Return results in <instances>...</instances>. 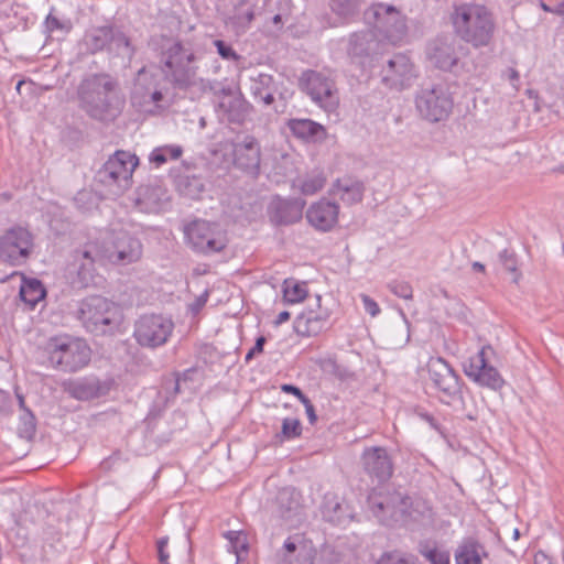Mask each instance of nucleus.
Segmentation results:
<instances>
[{
    "mask_svg": "<svg viewBox=\"0 0 564 564\" xmlns=\"http://www.w3.org/2000/svg\"><path fill=\"white\" fill-rule=\"evenodd\" d=\"M325 185V177L322 174L308 175L299 181V189L303 195L310 196L319 192Z\"/></svg>",
    "mask_w": 564,
    "mask_h": 564,
    "instance_id": "48",
    "label": "nucleus"
},
{
    "mask_svg": "<svg viewBox=\"0 0 564 564\" xmlns=\"http://www.w3.org/2000/svg\"><path fill=\"white\" fill-rule=\"evenodd\" d=\"M420 552L431 564H449V554L447 552L440 551L436 547H424Z\"/></svg>",
    "mask_w": 564,
    "mask_h": 564,
    "instance_id": "53",
    "label": "nucleus"
},
{
    "mask_svg": "<svg viewBox=\"0 0 564 564\" xmlns=\"http://www.w3.org/2000/svg\"><path fill=\"white\" fill-rule=\"evenodd\" d=\"M78 318L96 336L115 335L121 329L123 312L116 303L95 295L80 303Z\"/></svg>",
    "mask_w": 564,
    "mask_h": 564,
    "instance_id": "4",
    "label": "nucleus"
},
{
    "mask_svg": "<svg viewBox=\"0 0 564 564\" xmlns=\"http://www.w3.org/2000/svg\"><path fill=\"white\" fill-rule=\"evenodd\" d=\"M365 191L364 182L352 176L337 178L332 186V194L349 206L360 203Z\"/></svg>",
    "mask_w": 564,
    "mask_h": 564,
    "instance_id": "27",
    "label": "nucleus"
},
{
    "mask_svg": "<svg viewBox=\"0 0 564 564\" xmlns=\"http://www.w3.org/2000/svg\"><path fill=\"white\" fill-rule=\"evenodd\" d=\"M173 329L171 318L162 314H143L134 323L133 337L141 347L154 349L166 344Z\"/></svg>",
    "mask_w": 564,
    "mask_h": 564,
    "instance_id": "11",
    "label": "nucleus"
},
{
    "mask_svg": "<svg viewBox=\"0 0 564 564\" xmlns=\"http://www.w3.org/2000/svg\"><path fill=\"white\" fill-rule=\"evenodd\" d=\"M11 408V399L8 394L0 392V413L8 414Z\"/></svg>",
    "mask_w": 564,
    "mask_h": 564,
    "instance_id": "64",
    "label": "nucleus"
},
{
    "mask_svg": "<svg viewBox=\"0 0 564 564\" xmlns=\"http://www.w3.org/2000/svg\"><path fill=\"white\" fill-rule=\"evenodd\" d=\"M22 425L19 429L20 433L26 437H31L35 433L36 424L35 416L30 410H26L21 416Z\"/></svg>",
    "mask_w": 564,
    "mask_h": 564,
    "instance_id": "56",
    "label": "nucleus"
},
{
    "mask_svg": "<svg viewBox=\"0 0 564 564\" xmlns=\"http://www.w3.org/2000/svg\"><path fill=\"white\" fill-rule=\"evenodd\" d=\"M388 506L386 512L388 513V525L404 520L409 514L412 506V500L405 494L398 490H384Z\"/></svg>",
    "mask_w": 564,
    "mask_h": 564,
    "instance_id": "29",
    "label": "nucleus"
},
{
    "mask_svg": "<svg viewBox=\"0 0 564 564\" xmlns=\"http://www.w3.org/2000/svg\"><path fill=\"white\" fill-rule=\"evenodd\" d=\"M131 105L143 112H153L158 102L163 99L162 91L158 89L154 79L142 69L131 91Z\"/></svg>",
    "mask_w": 564,
    "mask_h": 564,
    "instance_id": "19",
    "label": "nucleus"
},
{
    "mask_svg": "<svg viewBox=\"0 0 564 564\" xmlns=\"http://www.w3.org/2000/svg\"><path fill=\"white\" fill-rule=\"evenodd\" d=\"M377 42L371 31L356 32L350 35L348 54L351 57H366L375 52Z\"/></svg>",
    "mask_w": 564,
    "mask_h": 564,
    "instance_id": "34",
    "label": "nucleus"
},
{
    "mask_svg": "<svg viewBox=\"0 0 564 564\" xmlns=\"http://www.w3.org/2000/svg\"><path fill=\"white\" fill-rule=\"evenodd\" d=\"M44 26H45V30L50 33H54V32L67 33L72 29V23L68 19L59 18L56 14L55 9L52 8L44 21Z\"/></svg>",
    "mask_w": 564,
    "mask_h": 564,
    "instance_id": "47",
    "label": "nucleus"
},
{
    "mask_svg": "<svg viewBox=\"0 0 564 564\" xmlns=\"http://www.w3.org/2000/svg\"><path fill=\"white\" fill-rule=\"evenodd\" d=\"M167 545V538H162L158 541V556L161 564H169V553L165 551Z\"/></svg>",
    "mask_w": 564,
    "mask_h": 564,
    "instance_id": "61",
    "label": "nucleus"
},
{
    "mask_svg": "<svg viewBox=\"0 0 564 564\" xmlns=\"http://www.w3.org/2000/svg\"><path fill=\"white\" fill-rule=\"evenodd\" d=\"M112 379L100 380L95 376L69 379L63 382V390L79 401H89L107 395L112 389Z\"/></svg>",
    "mask_w": 564,
    "mask_h": 564,
    "instance_id": "17",
    "label": "nucleus"
},
{
    "mask_svg": "<svg viewBox=\"0 0 564 564\" xmlns=\"http://www.w3.org/2000/svg\"><path fill=\"white\" fill-rule=\"evenodd\" d=\"M164 390L169 395L175 398L181 391V379L178 376H174L164 381Z\"/></svg>",
    "mask_w": 564,
    "mask_h": 564,
    "instance_id": "57",
    "label": "nucleus"
},
{
    "mask_svg": "<svg viewBox=\"0 0 564 564\" xmlns=\"http://www.w3.org/2000/svg\"><path fill=\"white\" fill-rule=\"evenodd\" d=\"M78 97L82 109L99 121H113L123 106L116 80L106 74L86 77L78 88Z\"/></svg>",
    "mask_w": 564,
    "mask_h": 564,
    "instance_id": "2",
    "label": "nucleus"
},
{
    "mask_svg": "<svg viewBox=\"0 0 564 564\" xmlns=\"http://www.w3.org/2000/svg\"><path fill=\"white\" fill-rule=\"evenodd\" d=\"M361 465L365 474L372 482L383 484L393 475V462L384 447L365 448L361 454Z\"/></svg>",
    "mask_w": 564,
    "mask_h": 564,
    "instance_id": "16",
    "label": "nucleus"
},
{
    "mask_svg": "<svg viewBox=\"0 0 564 564\" xmlns=\"http://www.w3.org/2000/svg\"><path fill=\"white\" fill-rule=\"evenodd\" d=\"M214 45L217 48V53L221 56V58L227 61H240L241 56L237 54V52L231 47V45L227 44L221 40H215Z\"/></svg>",
    "mask_w": 564,
    "mask_h": 564,
    "instance_id": "54",
    "label": "nucleus"
},
{
    "mask_svg": "<svg viewBox=\"0 0 564 564\" xmlns=\"http://www.w3.org/2000/svg\"><path fill=\"white\" fill-rule=\"evenodd\" d=\"M19 295L28 308L33 310L45 297L46 291L39 280L30 279L23 281Z\"/></svg>",
    "mask_w": 564,
    "mask_h": 564,
    "instance_id": "36",
    "label": "nucleus"
},
{
    "mask_svg": "<svg viewBox=\"0 0 564 564\" xmlns=\"http://www.w3.org/2000/svg\"><path fill=\"white\" fill-rule=\"evenodd\" d=\"M45 351L50 365L64 372H76L88 365L91 350L85 340L68 335L51 337Z\"/></svg>",
    "mask_w": 564,
    "mask_h": 564,
    "instance_id": "5",
    "label": "nucleus"
},
{
    "mask_svg": "<svg viewBox=\"0 0 564 564\" xmlns=\"http://www.w3.org/2000/svg\"><path fill=\"white\" fill-rule=\"evenodd\" d=\"M169 202L167 192L161 185H141L137 189L135 204L141 212L160 213Z\"/></svg>",
    "mask_w": 564,
    "mask_h": 564,
    "instance_id": "26",
    "label": "nucleus"
},
{
    "mask_svg": "<svg viewBox=\"0 0 564 564\" xmlns=\"http://www.w3.org/2000/svg\"><path fill=\"white\" fill-rule=\"evenodd\" d=\"M307 295L305 283H299L294 281H284L283 297L288 303H299L303 301Z\"/></svg>",
    "mask_w": 564,
    "mask_h": 564,
    "instance_id": "44",
    "label": "nucleus"
},
{
    "mask_svg": "<svg viewBox=\"0 0 564 564\" xmlns=\"http://www.w3.org/2000/svg\"><path fill=\"white\" fill-rule=\"evenodd\" d=\"M332 11L340 18H351L359 12L360 0H329Z\"/></svg>",
    "mask_w": 564,
    "mask_h": 564,
    "instance_id": "43",
    "label": "nucleus"
},
{
    "mask_svg": "<svg viewBox=\"0 0 564 564\" xmlns=\"http://www.w3.org/2000/svg\"><path fill=\"white\" fill-rule=\"evenodd\" d=\"M322 512L327 521L334 523H339L344 517L343 505L334 495L325 496Z\"/></svg>",
    "mask_w": 564,
    "mask_h": 564,
    "instance_id": "42",
    "label": "nucleus"
},
{
    "mask_svg": "<svg viewBox=\"0 0 564 564\" xmlns=\"http://www.w3.org/2000/svg\"><path fill=\"white\" fill-rule=\"evenodd\" d=\"M368 508L378 521L388 525V513L386 512L388 500L384 490H372L367 499Z\"/></svg>",
    "mask_w": 564,
    "mask_h": 564,
    "instance_id": "40",
    "label": "nucleus"
},
{
    "mask_svg": "<svg viewBox=\"0 0 564 564\" xmlns=\"http://www.w3.org/2000/svg\"><path fill=\"white\" fill-rule=\"evenodd\" d=\"M389 290L397 296L411 300L413 297L412 286L408 282L393 281L388 285Z\"/></svg>",
    "mask_w": 564,
    "mask_h": 564,
    "instance_id": "55",
    "label": "nucleus"
},
{
    "mask_svg": "<svg viewBox=\"0 0 564 564\" xmlns=\"http://www.w3.org/2000/svg\"><path fill=\"white\" fill-rule=\"evenodd\" d=\"M196 55L189 44L173 42L161 54V70L164 79L174 89L186 90L196 85Z\"/></svg>",
    "mask_w": 564,
    "mask_h": 564,
    "instance_id": "3",
    "label": "nucleus"
},
{
    "mask_svg": "<svg viewBox=\"0 0 564 564\" xmlns=\"http://www.w3.org/2000/svg\"><path fill=\"white\" fill-rule=\"evenodd\" d=\"M453 105L452 95L448 87L444 84L423 85L415 96L417 112L430 122L447 119L452 112Z\"/></svg>",
    "mask_w": 564,
    "mask_h": 564,
    "instance_id": "7",
    "label": "nucleus"
},
{
    "mask_svg": "<svg viewBox=\"0 0 564 564\" xmlns=\"http://www.w3.org/2000/svg\"><path fill=\"white\" fill-rule=\"evenodd\" d=\"M220 95L223 97L217 106L220 116L230 123H243L253 108L252 105L241 93L234 94L230 87L221 88Z\"/></svg>",
    "mask_w": 564,
    "mask_h": 564,
    "instance_id": "21",
    "label": "nucleus"
},
{
    "mask_svg": "<svg viewBox=\"0 0 564 564\" xmlns=\"http://www.w3.org/2000/svg\"><path fill=\"white\" fill-rule=\"evenodd\" d=\"M288 128L295 138L305 142H322L327 135L324 126L311 119H290Z\"/></svg>",
    "mask_w": 564,
    "mask_h": 564,
    "instance_id": "28",
    "label": "nucleus"
},
{
    "mask_svg": "<svg viewBox=\"0 0 564 564\" xmlns=\"http://www.w3.org/2000/svg\"><path fill=\"white\" fill-rule=\"evenodd\" d=\"M365 19L373 30L392 44H397L406 35L405 17L393 6L375 3L366 12Z\"/></svg>",
    "mask_w": 564,
    "mask_h": 564,
    "instance_id": "8",
    "label": "nucleus"
},
{
    "mask_svg": "<svg viewBox=\"0 0 564 564\" xmlns=\"http://www.w3.org/2000/svg\"><path fill=\"white\" fill-rule=\"evenodd\" d=\"M486 556L484 545L473 538L463 540L455 552L456 564H482Z\"/></svg>",
    "mask_w": 564,
    "mask_h": 564,
    "instance_id": "31",
    "label": "nucleus"
},
{
    "mask_svg": "<svg viewBox=\"0 0 564 564\" xmlns=\"http://www.w3.org/2000/svg\"><path fill=\"white\" fill-rule=\"evenodd\" d=\"M454 34L475 48L490 44L496 32L491 10L478 2H454L449 12Z\"/></svg>",
    "mask_w": 564,
    "mask_h": 564,
    "instance_id": "1",
    "label": "nucleus"
},
{
    "mask_svg": "<svg viewBox=\"0 0 564 564\" xmlns=\"http://www.w3.org/2000/svg\"><path fill=\"white\" fill-rule=\"evenodd\" d=\"M306 202L302 198H274L269 206L268 215L274 226H289L302 219Z\"/></svg>",
    "mask_w": 564,
    "mask_h": 564,
    "instance_id": "23",
    "label": "nucleus"
},
{
    "mask_svg": "<svg viewBox=\"0 0 564 564\" xmlns=\"http://www.w3.org/2000/svg\"><path fill=\"white\" fill-rule=\"evenodd\" d=\"M267 339L264 336H260L256 339L254 346L247 352L245 360L249 362L256 355L261 354L263 351V347Z\"/></svg>",
    "mask_w": 564,
    "mask_h": 564,
    "instance_id": "59",
    "label": "nucleus"
},
{
    "mask_svg": "<svg viewBox=\"0 0 564 564\" xmlns=\"http://www.w3.org/2000/svg\"><path fill=\"white\" fill-rule=\"evenodd\" d=\"M314 554L305 545H296L288 539L283 545V553L279 555L276 564H313Z\"/></svg>",
    "mask_w": 564,
    "mask_h": 564,
    "instance_id": "33",
    "label": "nucleus"
},
{
    "mask_svg": "<svg viewBox=\"0 0 564 564\" xmlns=\"http://www.w3.org/2000/svg\"><path fill=\"white\" fill-rule=\"evenodd\" d=\"M427 368L430 378L442 393L441 400L444 403L451 405L460 398L459 377L445 359L432 358Z\"/></svg>",
    "mask_w": 564,
    "mask_h": 564,
    "instance_id": "14",
    "label": "nucleus"
},
{
    "mask_svg": "<svg viewBox=\"0 0 564 564\" xmlns=\"http://www.w3.org/2000/svg\"><path fill=\"white\" fill-rule=\"evenodd\" d=\"M111 39H113L112 26H101L91 30L85 36V44L91 53L110 48Z\"/></svg>",
    "mask_w": 564,
    "mask_h": 564,
    "instance_id": "38",
    "label": "nucleus"
},
{
    "mask_svg": "<svg viewBox=\"0 0 564 564\" xmlns=\"http://www.w3.org/2000/svg\"><path fill=\"white\" fill-rule=\"evenodd\" d=\"M184 235L189 247L204 256L220 252L227 246V239L218 225L204 219H196L186 225Z\"/></svg>",
    "mask_w": 564,
    "mask_h": 564,
    "instance_id": "10",
    "label": "nucleus"
},
{
    "mask_svg": "<svg viewBox=\"0 0 564 564\" xmlns=\"http://www.w3.org/2000/svg\"><path fill=\"white\" fill-rule=\"evenodd\" d=\"M416 414H417V416H419V417H421L423 421H425L426 423H429V424H430V426H431L433 430H435V431H437V432L442 433V430H441V427H440V425H438V423H437L436 419H435L432 414H430V413H429V412H426V411H423L422 409L416 410Z\"/></svg>",
    "mask_w": 564,
    "mask_h": 564,
    "instance_id": "60",
    "label": "nucleus"
},
{
    "mask_svg": "<svg viewBox=\"0 0 564 564\" xmlns=\"http://www.w3.org/2000/svg\"><path fill=\"white\" fill-rule=\"evenodd\" d=\"M322 296L316 295V308L303 311L294 321V330L301 336H316L329 325L330 312L322 307Z\"/></svg>",
    "mask_w": 564,
    "mask_h": 564,
    "instance_id": "22",
    "label": "nucleus"
},
{
    "mask_svg": "<svg viewBox=\"0 0 564 564\" xmlns=\"http://www.w3.org/2000/svg\"><path fill=\"white\" fill-rule=\"evenodd\" d=\"M234 165L243 173L258 177L261 165V147L259 141L250 134L237 139L232 143Z\"/></svg>",
    "mask_w": 564,
    "mask_h": 564,
    "instance_id": "15",
    "label": "nucleus"
},
{
    "mask_svg": "<svg viewBox=\"0 0 564 564\" xmlns=\"http://www.w3.org/2000/svg\"><path fill=\"white\" fill-rule=\"evenodd\" d=\"M300 89L326 111L336 109L339 102L334 79L325 72L306 69L299 78Z\"/></svg>",
    "mask_w": 564,
    "mask_h": 564,
    "instance_id": "9",
    "label": "nucleus"
},
{
    "mask_svg": "<svg viewBox=\"0 0 564 564\" xmlns=\"http://www.w3.org/2000/svg\"><path fill=\"white\" fill-rule=\"evenodd\" d=\"M269 90H276L272 75L259 73L250 78V94L253 98H258Z\"/></svg>",
    "mask_w": 564,
    "mask_h": 564,
    "instance_id": "41",
    "label": "nucleus"
},
{
    "mask_svg": "<svg viewBox=\"0 0 564 564\" xmlns=\"http://www.w3.org/2000/svg\"><path fill=\"white\" fill-rule=\"evenodd\" d=\"M415 77L414 65L404 54L393 55L382 68V83L391 89L408 88Z\"/></svg>",
    "mask_w": 564,
    "mask_h": 564,
    "instance_id": "18",
    "label": "nucleus"
},
{
    "mask_svg": "<svg viewBox=\"0 0 564 564\" xmlns=\"http://www.w3.org/2000/svg\"><path fill=\"white\" fill-rule=\"evenodd\" d=\"M110 50H116L119 55L128 58H131L134 54V48L129 37L116 28H113V39H111Z\"/></svg>",
    "mask_w": 564,
    "mask_h": 564,
    "instance_id": "45",
    "label": "nucleus"
},
{
    "mask_svg": "<svg viewBox=\"0 0 564 564\" xmlns=\"http://www.w3.org/2000/svg\"><path fill=\"white\" fill-rule=\"evenodd\" d=\"M376 564H416V562L414 556L394 551L382 554Z\"/></svg>",
    "mask_w": 564,
    "mask_h": 564,
    "instance_id": "51",
    "label": "nucleus"
},
{
    "mask_svg": "<svg viewBox=\"0 0 564 564\" xmlns=\"http://www.w3.org/2000/svg\"><path fill=\"white\" fill-rule=\"evenodd\" d=\"M494 354L491 346H484L464 365L465 375L482 387L499 390L505 380L499 371L489 364V355Z\"/></svg>",
    "mask_w": 564,
    "mask_h": 564,
    "instance_id": "13",
    "label": "nucleus"
},
{
    "mask_svg": "<svg viewBox=\"0 0 564 564\" xmlns=\"http://www.w3.org/2000/svg\"><path fill=\"white\" fill-rule=\"evenodd\" d=\"M253 20H254V11H253V9H250L245 13H237V14L232 15L229 19V24L236 34H242L249 29V26Z\"/></svg>",
    "mask_w": 564,
    "mask_h": 564,
    "instance_id": "49",
    "label": "nucleus"
},
{
    "mask_svg": "<svg viewBox=\"0 0 564 564\" xmlns=\"http://www.w3.org/2000/svg\"><path fill=\"white\" fill-rule=\"evenodd\" d=\"M183 154V148L177 144H166L158 147L149 154V162L155 167H160L169 160H177Z\"/></svg>",
    "mask_w": 564,
    "mask_h": 564,
    "instance_id": "39",
    "label": "nucleus"
},
{
    "mask_svg": "<svg viewBox=\"0 0 564 564\" xmlns=\"http://www.w3.org/2000/svg\"><path fill=\"white\" fill-rule=\"evenodd\" d=\"M275 506L279 516L284 520H292L300 510V494L292 487H285L278 491Z\"/></svg>",
    "mask_w": 564,
    "mask_h": 564,
    "instance_id": "30",
    "label": "nucleus"
},
{
    "mask_svg": "<svg viewBox=\"0 0 564 564\" xmlns=\"http://www.w3.org/2000/svg\"><path fill=\"white\" fill-rule=\"evenodd\" d=\"M302 434V424L297 419L285 417L282 421L281 432L275 435V440L279 443H283L285 440H293L300 437Z\"/></svg>",
    "mask_w": 564,
    "mask_h": 564,
    "instance_id": "46",
    "label": "nucleus"
},
{
    "mask_svg": "<svg viewBox=\"0 0 564 564\" xmlns=\"http://www.w3.org/2000/svg\"><path fill=\"white\" fill-rule=\"evenodd\" d=\"M96 178L98 182L109 188L113 195H120L131 185V180L126 177L121 178L115 171L108 170L106 165L97 172Z\"/></svg>",
    "mask_w": 564,
    "mask_h": 564,
    "instance_id": "37",
    "label": "nucleus"
},
{
    "mask_svg": "<svg viewBox=\"0 0 564 564\" xmlns=\"http://www.w3.org/2000/svg\"><path fill=\"white\" fill-rule=\"evenodd\" d=\"M361 301L364 304L365 311L372 317H376L380 313V307L378 303L371 299L369 295L361 294Z\"/></svg>",
    "mask_w": 564,
    "mask_h": 564,
    "instance_id": "58",
    "label": "nucleus"
},
{
    "mask_svg": "<svg viewBox=\"0 0 564 564\" xmlns=\"http://www.w3.org/2000/svg\"><path fill=\"white\" fill-rule=\"evenodd\" d=\"M175 186L181 195L191 199H198L205 189L203 177L188 172L175 177Z\"/></svg>",
    "mask_w": 564,
    "mask_h": 564,
    "instance_id": "35",
    "label": "nucleus"
},
{
    "mask_svg": "<svg viewBox=\"0 0 564 564\" xmlns=\"http://www.w3.org/2000/svg\"><path fill=\"white\" fill-rule=\"evenodd\" d=\"M499 260L506 270L516 274L514 282H518L520 274L518 273L517 254L513 251L505 249L499 253Z\"/></svg>",
    "mask_w": 564,
    "mask_h": 564,
    "instance_id": "52",
    "label": "nucleus"
},
{
    "mask_svg": "<svg viewBox=\"0 0 564 564\" xmlns=\"http://www.w3.org/2000/svg\"><path fill=\"white\" fill-rule=\"evenodd\" d=\"M282 390L288 393H292L295 395L301 402L307 397L302 392V390L293 384H284L282 386Z\"/></svg>",
    "mask_w": 564,
    "mask_h": 564,
    "instance_id": "63",
    "label": "nucleus"
},
{
    "mask_svg": "<svg viewBox=\"0 0 564 564\" xmlns=\"http://www.w3.org/2000/svg\"><path fill=\"white\" fill-rule=\"evenodd\" d=\"M75 265L77 267V276L82 286H87L94 278L95 263L106 262L101 259L99 242H88L83 250H77L74 256Z\"/></svg>",
    "mask_w": 564,
    "mask_h": 564,
    "instance_id": "25",
    "label": "nucleus"
},
{
    "mask_svg": "<svg viewBox=\"0 0 564 564\" xmlns=\"http://www.w3.org/2000/svg\"><path fill=\"white\" fill-rule=\"evenodd\" d=\"M32 248L33 236L21 226L9 228L0 238V258L13 265L24 263Z\"/></svg>",
    "mask_w": 564,
    "mask_h": 564,
    "instance_id": "12",
    "label": "nucleus"
},
{
    "mask_svg": "<svg viewBox=\"0 0 564 564\" xmlns=\"http://www.w3.org/2000/svg\"><path fill=\"white\" fill-rule=\"evenodd\" d=\"M339 205L325 198L312 204L306 210L308 224L322 232L330 231L338 223Z\"/></svg>",
    "mask_w": 564,
    "mask_h": 564,
    "instance_id": "24",
    "label": "nucleus"
},
{
    "mask_svg": "<svg viewBox=\"0 0 564 564\" xmlns=\"http://www.w3.org/2000/svg\"><path fill=\"white\" fill-rule=\"evenodd\" d=\"M303 405L305 406V412L307 414L308 421L311 424H314L317 420L314 405L312 404L311 400L308 398L304 399L302 401Z\"/></svg>",
    "mask_w": 564,
    "mask_h": 564,
    "instance_id": "62",
    "label": "nucleus"
},
{
    "mask_svg": "<svg viewBox=\"0 0 564 564\" xmlns=\"http://www.w3.org/2000/svg\"><path fill=\"white\" fill-rule=\"evenodd\" d=\"M224 536L228 540L231 551L238 556L240 552L248 551L247 536L242 531H227Z\"/></svg>",
    "mask_w": 564,
    "mask_h": 564,
    "instance_id": "50",
    "label": "nucleus"
},
{
    "mask_svg": "<svg viewBox=\"0 0 564 564\" xmlns=\"http://www.w3.org/2000/svg\"><path fill=\"white\" fill-rule=\"evenodd\" d=\"M101 259L116 265H128L142 258L141 240L124 229L109 230L99 242Z\"/></svg>",
    "mask_w": 564,
    "mask_h": 564,
    "instance_id": "6",
    "label": "nucleus"
},
{
    "mask_svg": "<svg viewBox=\"0 0 564 564\" xmlns=\"http://www.w3.org/2000/svg\"><path fill=\"white\" fill-rule=\"evenodd\" d=\"M139 164V159L135 154L128 151L119 150L110 156L104 165L107 169L115 171L121 178L132 180V174Z\"/></svg>",
    "mask_w": 564,
    "mask_h": 564,
    "instance_id": "32",
    "label": "nucleus"
},
{
    "mask_svg": "<svg viewBox=\"0 0 564 564\" xmlns=\"http://www.w3.org/2000/svg\"><path fill=\"white\" fill-rule=\"evenodd\" d=\"M462 45L452 36L437 37L427 46V57L431 63L442 69L451 70L459 61Z\"/></svg>",
    "mask_w": 564,
    "mask_h": 564,
    "instance_id": "20",
    "label": "nucleus"
}]
</instances>
